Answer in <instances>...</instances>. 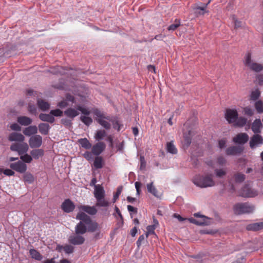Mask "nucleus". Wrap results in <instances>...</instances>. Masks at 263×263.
I'll return each instance as SVG.
<instances>
[{
	"label": "nucleus",
	"instance_id": "obj_1",
	"mask_svg": "<svg viewBox=\"0 0 263 263\" xmlns=\"http://www.w3.org/2000/svg\"><path fill=\"white\" fill-rule=\"evenodd\" d=\"M80 220L75 227V233L78 234H84L86 232H96L93 238L99 239L101 238L100 229L99 224L91 219L86 213L79 212L76 217Z\"/></svg>",
	"mask_w": 263,
	"mask_h": 263
},
{
	"label": "nucleus",
	"instance_id": "obj_2",
	"mask_svg": "<svg viewBox=\"0 0 263 263\" xmlns=\"http://www.w3.org/2000/svg\"><path fill=\"white\" fill-rule=\"evenodd\" d=\"M193 182L200 188L212 187L215 184L211 175H197L193 178Z\"/></svg>",
	"mask_w": 263,
	"mask_h": 263
},
{
	"label": "nucleus",
	"instance_id": "obj_3",
	"mask_svg": "<svg viewBox=\"0 0 263 263\" xmlns=\"http://www.w3.org/2000/svg\"><path fill=\"white\" fill-rule=\"evenodd\" d=\"M235 214L241 215L252 213L255 210V206L249 203H237L233 206Z\"/></svg>",
	"mask_w": 263,
	"mask_h": 263
},
{
	"label": "nucleus",
	"instance_id": "obj_4",
	"mask_svg": "<svg viewBox=\"0 0 263 263\" xmlns=\"http://www.w3.org/2000/svg\"><path fill=\"white\" fill-rule=\"evenodd\" d=\"M245 65L252 70L256 72H260L263 70V66L261 64L252 61L250 53H248L246 56Z\"/></svg>",
	"mask_w": 263,
	"mask_h": 263
},
{
	"label": "nucleus",
	"instance_id": "obj_5",
	"mask_svg": "<svg viewBox=\"0 0 263 263\" xmlns=\"http://www.w3.org/2000/svg\"><path fill=\"white\" fill-rule=\"evenodd\" d=\"M28 142L31 148H39L43 144V138L40 135H33L29 138Z\"/></svg>",
	"mask_w": 263,
	"mask_h": 263
},
{
	"label": "nucleus",
	"instance_id": "obj_6",
	"mask_svg": "<svg viewBox=\"0 0 263 263\" xmlns=\"http://www.w3.org/2000/svg\"><path fill=\"white\" fill-rule=\"evenodd\" d=\"M243 149L242 145L232 146L227 148L226 153L228 156H238L243 152Z\"/></svg>",
	"mask_w": 263,
	"mask_h": 263
},
{
	"label": "nucleus",
	"instance_id": "obj_7",
	"mask_svg": "<svg viewBox=\"0 0 263 263\" xmlns=\"http://www.w3.org/2000/svg\"><path fill=\"white\" fill-rule=\"evenodd\" d=\"M10 167L18 173H24L27 168V165L21 161H18L15 163H12L10 164Z\"/></svg>",
	"mask_w": 263,
	"mask_h": 263
},
{
	"label": "nucleus",
	"instance_id": "obj_8",
	"mask_svg": "<svg viewBox=\"0 0 263 263\" xmlns=\"http://www.w3.org/2000/svg\"><path fill=\"white\" fill-rule=\"evenodd\" d=\"M238 116V112L235 109H228L226 110L225 117L230 123H234L236 122Z\"/></svg>",
	"mask_w": 263,
	"mask_h": 263
},
{
	"label": "nucleus",
	"instance_id": "obj_9",
	"mask_svg": "<svg viewBox=\"0 0 263 263\" xmlns=\"http://www.w3.org/2000/svg\"><path fill=\"white\" fill-rule=\"evenodd\" d=\"M257 195V192L252 190L248 185L243 186L240 192V196L243 197H254Z\"/></svg>",
	"mask_w": 263,
	"mask_h": 263
},
{
	"label": "nucleus",
	"instance_id": "obj_10",
	"mask_svg": "<svg viewBox=\"0 0 263 263\" xmlns=\"http://www.w3.org/2000/svg\"><path fill=\"white\" fill-rule=\"evenodd\" d=\"M61 209L65 213L72 212L75 209V205L69 199H65L61 204Z\"/></svg>",
	"mask_w": 263,
	"mask_h": 263
},
{
	"label": "nucleus",
	"instance_id": "obj_11",
	"mask_svg": "<svg viewBox=\"0 0 263 263\" xmlns=\"http://www.w3.org/2000/svg\"><path fill=\"white\" fill-rule=\"evenodd\" d=\"M71 235L68 238V242L73 245H81L85 241V238L82 236V234H76Z\"/></svg>",
	"mask_w": 263,
	"mask_h": 263
},
{
	"label": "nucleus",
	"instance_id": "obj_12",
	"mask_svg": "<svg viewBox=\"0 0 263 263\" xmlns=\"http://www.w3.org/2000/svg\"><path fill=\"white\" fill-rule=\"evenodd\" d=\"M249 140V136L247 133H239L233 138V142L236 144L243 145Z\"/></svg>",
	"mask_w": 263,
	"mask_h": 263
},
{
	"label": "nucleus",
	"instance_id": "obj_13",
	"mask_svg": "<svg viewBox=\"0 0 263 263\" xmlns=\"http://www.w3.org/2000/svg\"><path fill=\"white\" fill-rule=\"evenodd\" d=\"M262 143L263 139L262 137L259 134H255L251 138L249 144L250 147L253 149Z\"/></svg>",
	"mask_w": 263,
	"mask_h": 263
},
{
	"label": "nucleus",
	"instance_id": "obj_14",
	"mask_svg": "<svg viewBox=\"0 0 263 263\" xmlns=\"http://www.w3.org/2000/svg\"><path fill=\"white\" fill-rule=\"evenodd\" d=\"M105 147L106 145L103 142H99L92 146V153L96 156H99L105 149Z\"/></svg>",
	"mask_w": 263,
	"mask_h": 263
},
{
	"label": "nucleus",
	"instance_id": "obj_15",
	"mask_svg": "<svg viewBox=\"0 0 263 263\" xmlns=\"http://www.w3.org/2000/svg\"><path fill=\"white\" fill-rule=\"evenodd\" d=\"M79 210L81 211V212L84 213H86L90 215H95L97 213V210L95 206H89L82 205L79 206Z\"/></svg>",
	"mask_w": 263,
	"mask_h": 263
},
{
	"label": "nucleus",
	"instance_id": "obj_16",
	"mask_svg": "<svg viewBox=\"0 0 263 263\" xmlns=\"http://www.w3.org/2000/svg\"><path fill=\"white\" fill-rule=\"evenodd\" d=\"M262 125L261 120L259 119H255L252 124L251 129L255 134H258L261 133L260 128Z\"/></svg>",
	"mask_w": 263,
	"mask_h": 263
},
{
	"label": "nucleus",
	"instance_id": "obj_17",
	"mask_svg": "<svg viewBox=\"0 0 263 263\" xmlns=\"http://www.w3.org/2000/svg\"><path fill=\"white\" fill-rule=\"evenodd\" d=\"M23 133L26 136H32L37 135V127L35 125L29 126L23 130Z\"/></svg>",
	"mask_w": 263,
	"mask_h": 263
},
{
	"label": "nucleus",
	"instance_id": "obj_18",
	"mask_svg": "<svg viewBox=\"0 0 263 263\" xmlns=\"http://www.w3.org/2000/svg\"><path fill=\"white\" fill-rule=\"evenodd\" d=\"M24 140V136L21 133H12L9 136V140L10 141L23 142Z\"/></svg>",
	"mask_w": 263,
	"mask_h": 263
},
{
	"label": "nucleus",
	"instance_id": "obj_19",
	"mask_svg": "<svg viewBox=\"0 0 263 263\" xmlns=\"http://www.w3.org/2000/svg\"><path fill=\"white\" fill-rule=\"evenodd\" d=\"M263 229V222L252 223L246 226L248 231H257Z\"/></svg>",
	"mask_w": 263,
	"mask_h": 263
},
{
	"label": "nucleus",
	"instance_id": "obj_20",
	"mask_svg": "<svg viewBox=\"0 0 263 263\" xmlns=\"http://www.w3.org/2000/svg\"><path fill=\"white\" fill-rule=\"evenodd\" d=\"M49 71L53 74L63 75L67 73L66 70L62 66H57L52 67L49 70Z\"/></svg>",
	"mask_w": 263,
	"mask_h": 263
},
{
	"label": "nucleus",
	"instance_id": "obj_21",
	"mask_svg": "<svg viewBox=\"0 0 263 263\" xmlns=\"http://www.w3.org/2000/svg\"><path fill=\"white\" fill-rule=\"evenodd\" d=\"M94 196L96 200L103 198L104 197V190L103 188L99 185H95Z\"/></svg>",
	"mask_w": 263,
	"mask_h": 263
},
{
	"label": "nucleus",
	"instance_id": "obj_22",
	"mask_svg": "<svg viewBox=\"0 0 263 263\" xmlns=\"http://www.w3.org/2000/svg\"><path fill=\"white\" fill-rule=\"evenodd\" d=\"M39 119L44 122H47L50 123H53L55 121V119L50 114H46L41 113L39 115Z\"/></svg>",
	"mask_w": 263,
	"mask_h": 263
},
{
	"label": "nucleus",
	"instance_id": "obj_23",
	"mask_svg": "<svg viewBox=\"0 0 263 263\" xmlns=\"http://www.w3.org/2000/svg\"><path fill=\"white\" fill-rule=\"evenodd\" d=\"M39 132L44 135H47L49 133L50 126L47 123H41L38 126Z\"/></svg>",
	"mask_w": 263,
	"mask_h": 263
},
{
	"label": "nucleus",
	"instance_id": "obj_24",
	"mask_svg": "<svg viewBox=\"0 0 263 263\" xmlns=\"http://www.w3.org/2000/svg\"><path fill=\"white\" fill-rule=\"evenodd\" d=\"M64 113L66 116L72 119L79 115L77 110L71 107L68 108L64 111Z\"/></svg>",
	"mask_w": 263,
	"mask_h": 263
},
{
	"label": "nucleus",
	"instance_id": "obj_25",
	"mask_svg": "<svg viewBox=\"0 0 263 263\" xmlns=\"http://www.w3.org/2000/svg\"><path fill=\"white\" fill-rule=\"evenodd\" d=\"M17 121L21 125L24 126H28L32 122V120L26 116H20L17 117Z\"/></svg>",
	"mask_w": 263,
	"mask_h": 263
},
{
	"label": "nucleus",
	"instance_id": "obj_26",
	"mask_svg": "<svg viewBox=\"0 0 263 263\" xmlns=\"http://www.w3.org/2000/svg\"><path fill=\"white\" fill-rule=\"evenodd\" d=\"M30 154L32 158H34V159H38L44 155V151L43 149H39L37 148L32 149L30 152Z\"/></svg>",
	"mask_w": 263,
	"mask_h": 263
},
{
	"label": "nucleus",
	"instance_id": "obj_27",
	"mask_svg": "<svg viewBox=\"0 0 263 263\" xmlns=\"http://www.w3.org/2000/svg\"><path fill=\"white\" fill-rule=\"evenodd\" d=\"M37 104L39 108L43 111L48 110L50 107L49 104L42 99H39L37 102Z\"/></svg>",
	"mask_w": 263,
	"mask_h": 263
},
{
	"label": "nucleus",
	"instance_id": "obj_28",
	"mask_svg": "<svg viewBox=\"0 0 263 263\" xmlns=\"http://www.w3.org/2000/svg\"><path fill=\"white\" fill-rule=\"evenodd\" d=\"M79 143L81 146L86 149H89L91 147V144L90 143L89 140L86 138H81L78 140Z\"/></svg>",
	"mask_w": 263,
	"mask_h": 263
},
{
	"label": "nucleus",
	"instance_id": "obj_29",
	"mask_svg": "<svg viewBox=\"0 0 263 263\" xmlns=\"http://www.w3.org/2000/svg\"><path fill=\"white\" fill-rule=\"evenodd\" d=\"M106 136H107V134L105 130L104 129H100L96 131L94 138L97 141H99Z\"/></svg>",
	"mask_w": 263,
	"mask_h": 263
},
{
	"label": "nucleus",
	"instance_id": "obj_30",
	"mask_svg": "<svg viewBox=\"0 0 263 263\" xmlns=\"http://www.w3.org/2000/svg\"><path fill=\"white\" fill-rule=\"evenodd\" d=\"M29 253L32 258L40 261L42 259V255L36 250L31 249L29 250Z\"/></svg>",
	"mask_w": 263,
	"mask_h": 263
},
{
	"label": "nucleus",
	"instance_id": "obj_31",
	"mask_svg": "<svg viewBox=\"0 0 263 263\" xmlns=\"http://www.w3.org/2000/svg\"><path fill=\"white\" fill-rule=\"evenodd\" d=\"M29 149L28 145L26 143H20V146L18 151V154L21 156L25 153H27Z\"/></svg>",
	"mask_w": 263,
	"mask_h": 263
},
{
	"label": "nucleus",
	"instance_id": "obj_32",
	"mask_svg": "<svg viewBox=\"0 0 263 263\" xmlns=\"http://www.w3.org/2000/svg\"><path fill=\"white\" fill-rule=\"evenodd\" d=\"M210 1H211L210 0L206 4H203L201 7H196L195 8L196 13L199 15H204L205 13L208 12V11L206 10V8L210 3Z\"/></svg>",
	"mask_w": 263,
	"mask_h": 263
},
{
	"label": "nucleus",
	"instance_id": "obj_33",
	"mask_svg": "<svg viewBox=\"0 0 263 263\" xmlns=\"http://www.w3.org/2000/svg\"><path fill=\"white\" fill-rule=\"evenodd\" d=\"M93 166L97 169H100L103 167V159L100 156H97L95 158Z\"/></svg>",
	"mask_w": 263,
	"mask_h": 263
},
{
	"label": "nucleus",
	"instance_id": "obj_34",
	"mask_svg": "<svg viewBox=\"0 0 263 263\" xmlns=\"http://www.w3.org/2000/svg\"><path fill=\"white\" fill-rule=\"evenodd\" d=\"M97 122L105 129L108 130L111 128V124L107 121L103 119H96Z\"/></svg>",
	"mask_w": 263,
	"mask_h": 263
},
{
	"label": "nucleus",
	"instance_id": "obj_35",
	"mask_svg": "<svg viewBox=\"0 0 263 263\" xmlns=\"http://www.w3.org/2000/svg\"><path fill=\"white\" fill-rule=\"evenodd\" d=\"M194 216L195 217L201 218V219L199 220L200 222H206L209 223L208 226L211 224V219L203 215H201L200 213H195Z\"/></svg>",
	"mask_w": 263,
	"mask_h": 263
},
{
	"label": "nucleus",
	"instance_id": "obj_36",
	"mask_svg": "<svg viewBox=\"0 0 263 263\" xmlns=\"http://www.w3.org/2000/svg\"><path fill=\"white\" fill-rule=\"evenodd\" d=\"M147 189L149 193H151L155 197H158L157 195V190L156 188L153 185V182H151L147 184Z\"/></svg>",
	"mask_w": 263,
	"mask_h": 263
},
{
	"label": "nucleus",
	"instance_id": "obj_37",
	"mask_svg": "<svg viewBox=\"0 0 263 263\" xmlns=\"http://www.w3.org/2000/svg\"><path fill=\"white\" fill-rule=\"evenodd\" d=\"M234 178L236 183H241L245 180L246 176L241 173H237L234 175Z\"/></svg>",
	"mask_w": 263,
	"mask_h": 263
},
{
	"label": "nucleus",
	"instance_id": "obj_38",
	"mask_svg": "<svg viewBox=\"0 0 263 263\" xmlns=\"http://www.w3.org/2000/svg\"><path fill=\"white\" fill-rule=\"evenodd\" d=\"M166 149L167 152L171 154H176L177 153V149L172 142L167 143Z\"/></svg>",
	"mask_w": 263,
	"mask_h": 263
},
{
	"label": "nucleus",
	"instance_id": "obj_39",
	"mask_svg": "<svg viewBox=\"0 0 263 263\" xmlns=\"http://www.w3.org/2000/svg\"><path fill=\"white\" fill-rule=\"evenodd\" d=\"M181 25L180 20L176 19L173 24H171L167 27V30L170 31L175 30L178 27Z\"/></svg>",
	"mask_w": 263,
	"mask_h": 263
},
{
	"label": "nucleus",
	"instance_id": "obj_40",
	"mask_svg": "<svg viewBox=\"0 0 263 263\" xmlns=\"http://www.w3.org/2000/svg\"><path fill=\"white\" fill-rule=\"evenodd\" d=\"M80 120L86 126H89L92 123V119L88 116H81Z\"/></svg>",
	"mask_w": 263,
	"mask_h": 263
},
{
	"label": "nucleus",
	"instance_id": "obj_41",
	"mask_svg": "<svg viewBox=\"0 0 263 263\" xmlns=\"http://www.w3.org/2000/svg\"><path fill=\"white\" fill-rule=\"evenodd\" d=\"M109 205V202L105 200L104 197L100 199H97L96 206L107 207Z\"/></svg>",
	"mask_w": 263,
	"mask_h": 263
},
{
	"label": "nucleus",
	"instance_id": "obj_42",
	"mask_svg": "<svg viewBox=\"0 0 263 263\" xmlns=\"http://www.w3.org/2000/svg\"><path fill=\"white\" fill-rule=\"evenodd\" d=\"M156 228V224L149 225L146 227L147 232L145 234L146 237H147L149 235L153 234L156 236L155 230Z\"/></svg>",
	"mask_w": 263,
	"mask_h": 263
},
{
	"label": "nucleus",
	"instance_id": "obj_43",
	"mask_svg": "<svg viewBox=\"0 0 263 263\" xmlns=\"http://www.w3.org/2000/svg\"><path fill=\"white\" fill-rule=\"evenodd\" d=\"M113 128L119 132L121 129V127H123V125L121 124L117 118H114V121H112Z\"/></svg>",
	"mask_w": 263,
	"mask_h": 263
},
{
	"label": "nucleus",
	"instance_id": "obj_44",
	"mask_svg": "<svg viewBox=\"0 0 263 263\" xmlns=\"http://www.w3.org/2000/svg\"><path fill=\"white\" fill-rule=\"evenodd\" d=\"M20 159L22 160V162L25 163H29L31 162L32 160V157L31 156L28 155L27 153L23 154L20 156Z\"/></svg>",
	"mask_w": 263,
	"mask_h": 263
},
{
	"label": "nucleus",
	"instance_id": "obj_45",
	"mask_svg": "<svg viewBox=\"0 0 263 263\" xmlns=\"http://www.w3.org/2000/svg\"><path fill=\"white\" fill-rule=\"evenodd\" d=\"M24 181L28 183H32L34 180L33 176L30 173H27L24 175Z\"/></svg>",
	"mask_w": 263,
	"mask_h": 263
},
{
	"label": "nucleus",
	"instance_id": "obj_46",
	"mask_svg": "<svg viewBox=\"0 0 263 263\" xmlns=\"http://www.w3.org/2000/svg\"><path fill=\"white\" fill-rule=\"evenodd\" d=\"M247 121V119L244 117H237V119L235 123L236 125L240 127H242L246 124Z\"/></svg>",
	"mask_w": 263,
	"mask_h": 263
},
{
	"label": "nucleus",
	"instance_id": "obj_47",
	"mask_svg": "<svg viewBox=\"0 0 263 263\" xmlns=\"http://www.w3.org/2000/svg\"><path fill=\"white\" fill-rule=\"evenodd\" d=\"M77 109L80 111L84 116H89L90 114V111L88 108L84 107L80 105H77Z\"/></svg>",
	"mask_w": 263,
	"mask_h": 263
},
{
	"label": "nucleus",
	"instance_id": "obj_48",
	"mask_svg": "<svg viewBox=\"0 0 263 263\" xmlns=\"http://www.w3.org/2000/svg\"><path fill=\"white\" fill-rule=\"evenodd\" d=\"M188 220L192 223H194L197 226H208V223L206 222H200L199 220L195 219L193 218H190Z\"/></svg>",
	"mask_w": 263,
	"mask_h": 263
},
{
	"label": "nucleus",
	"instance_id": "obj_49",
	"mask_svg": "<svg viewBox=\"0 0 263 263\" xmlns=\"http://www.w3.org/2000/svg\"><path fill=\"white\" fill-rule=\"evenodd\" d=\"M61 248H63L65 252L67 254H70L73 252L74 247L71 245H66L65 246H60Z\"/></svg>",
	"mask_w": 263,
	"mask_h": 263
},
{
	"label": "nucleus",
	"instance_id": "obj_50",
	"mask_svg": "<svg viewBox=\"0 0 263 263\" xmlns=\"http://www.w3.org/2000/svg\"><path fill=\"white\" fill-rule=\"evenodd\" d=\"M260 91L258 89L254 90L251 93V95H250L251 99L253 101H255L259 98V97H260Z\"/></svg>",
	"mask_w": 263,
	"mask_h": 263
},
{
	"label": "nucleus",
	"instance_id": "obj_51",
	"mask_svg": "<svg viewBox=\"0 0 263 263\" xmlns=\"http://www.w3.org/2000/svg\"><path fill=\"white\" fill-rule=\"evenodd\" d=\"M122 191V186H120L118 187L116 193L114 195L112 202L115 203L116 200L119 198L120 195Z\"/></svg>",
	"mask_w": 263,
	"mask_h": 263
},
{
	"label": "nucleus",
	"instance_id": "obj_52",
	"mask_svg": "<svg viewBox=\"0 0 263 263\" xmlns=\"http://www.w3.org/2000/svg\"><path fill=\"white\" fill-rule=\"evenodd\" d=\"M255 107L258 112H263V103L261 101H258L255 103Z\"/></svg>",
	"mask_w": 263,
	"mask_h": 263
},
{
	"label": "nucleus",
	"instance_id": "obj_53",
	"mask_svg": "<svg viewBox=\"0 0 263 263\" xmlns=\"http://www.w3.org/2000/svg\"><path fill=\"white\" fill-rule=\"evenodd\" d=\"M50 114L53 117H61L63 115V111L59 109H56L51 110Z\"/></svg>",
	"mask_w": 263,
	"mask_h": 263
},
{
	"label": "nucleus",
	"instance_id": "obj_54",
	"mask_svg": "<svg viewBox=\"0 0 263 263\" xmlns=\"http://www.w3.org/2000/svg\"><path fill=\"white\" fill-rule=\"evenodd\" d=\"M232 20L234 23L235 28H238L242 26V23L238 21L234 15L232 16Z\"/></svg>",
	"mask_w": 263,
	"mask_h": 263
},
{
	"label": "nucleus",
	"instance_id": "obj_55",
	"mask_svg": "<svg viewBox=\"0 0 263 263\" xmlns=\"http://www.w3.org/2000/svg\"><path fill=\"white\" fill-rule=\"evenodd\" d=\"M61 123L66 127H70L72 125V120L67 118H63L61 120Z\"/></svg>",
	"mask_w": 263,
	"mask_h": 263
},
{
	"label": "nucleus",
	"instance_id": "obj_56",
	"mask_svg": "<svg viewBox=\"0 0 263 263\" xmlns=\"http://www.w3.org/2000/svg\"><path fill=\"white\" fill-rule=\"evenodd\" d=\"M214 172L216 177L219 178L222 177L226 175V172L222 169H215Z\"/></svg>",
	"mask_w": 263,
	"mask_h": 263
},
{
	"label": "nucleus",
	"instance_id": "obj_57",
	"mask_svg": "<svg viewBox=\"0 0 263 263\" xmlns=\"http://www.w3.org/2000/svg\"><path fill=\"white\" fill-rule=\"evenodd\" d=\"M127 210L129 211V212L130 213V215L131 218L133 217V214H132L133 213H135V214H137V212H138V210L137 208H134V206L130 205H127Z\"/></svg>",
	"mask_w": 263,
	"mask_h": 263
},
{
	"label": "nucleus",
	"instance_id": "obj_58",
	"mask_svg": "<svg viewBox=\"0 0 263 263\" xmlns=\"http://www.w3.org/2000/svg\"><path fill=\"white\" fill-rule=\"evenodd\" d=\"M93 114L97 117V119H102L104 114L100 110L96 109L94 110Z\"/></svg>",
	"mask_w": 263,
	"mask_h": 263
},
{
	"label": "nucleus",
	"instance_id": "obj_59",
	"mask_svg": "<svg viewBox=\"0 0 263 263\" xmlns=\"http://www.w3.org/2000/svg\"><path fill=\"white\" fill-rule=\"evenodd\" d=\"M28 111L30 113L35 115L36 114V108L34 105L29 104L28 106Z\"/></svg>",
	"mask_w": 263,
	"mask_h": 263
},
{
	"label": "nucleus",
	"instance_id": "obj_60",
	"mask_svg": "<svg viewBox=\"0 0 263 263\" xmlns=\"http://www.w3.org/2000/svg\"><path fill=\"white\" fill-rule=\"evenodd\" d=\"M19 146H20V143H13L10 146V149L12 151L16 152L18 153Z\"/></svg>",
	"mask_w": 263,
	"mask_h": 263
},
{
	"label": "nucleus",
	"instance_id": "obj_61",
	"mask_svg": "<svg viewBox=\"0 0 263 263\" xmlns=\"http://www.w3.org/2000/svg\"><path fill=\"white\" fill-rule=\"evenodd\" d=\"M3 173L6 175V176H13L15 174L14 172L12 170V169H5L4 172H3Z\"/></svg>",
	"mask_w": 263,
	"mask_h": 263
},
{
	"label": "nucleus",
	"instance_id": "obj_62",
	"mask_svg": "<svg viewBox=\"0 0 263 263\" xmlns=\"http://www.w3.org/2000/svg\"><path fill=\"white\" fill-rule=\"evenodd\" d=\"M245 114L249 116H252L253 115V110L248 107L245 108L244 109Z\"/></svg>",
	"mask_w": 263,
	"mask_h": 263
},
{
	"label": "nucleus",
	"instance_id": "obj_63",
	"mask_svg": "<svg viewBox=\"0 0 263 263\" xmlns=\"http://www.w3.org/2000/svg\"><path fill=\"white\" fill-rule=\"evenodd\" d=\"M84 157L87 160L89 161L92 158V155L91 153L86 151L83 154Z\"/></svg>",
	"mask_w": 263,
	"mask_h": 263
},
{
	"label": "nucleus",
	"instance_id": "obj_64",
	"mask_svg": "<svg viewBox=\"0 0 263 263\" xmlns=\"http://www.w3.org/2000/svg\"><path fill=\"white\" fill-rule=\"evenodd\" d=\"M217 163L220 165H223L226 163V160L223 157L219 156L217 158Z\"/></svg>",
	"mask_w": 263,
	"mask_h": 263
}]
</instances>
